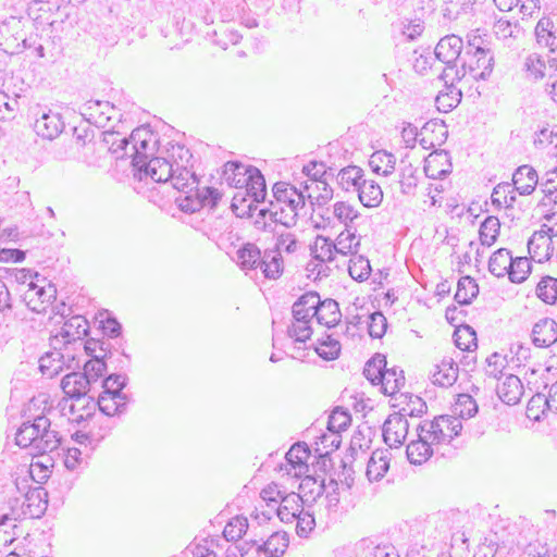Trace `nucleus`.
<instances>
[{
    "mask_svg": "<svg viewBox=\"0 0 557 557\" xmlns=\"http://www.w3.org/2000/svg\"><path fill=\"white\" fill-rule=\"evenodd\" d=\"M462 422L453 416H438L424 420L417 426V440L408 443L407 458L412 465H422L434 454L445 455L441 447L460 434Z\"/></svg>",
    "mask_w": 557,
    "mask_h": 557,
    "instance_id": "1",
    "label": "nucleus"
},
{
    "mask_svg": "<svg viewBox=\"0 0 557 557\" xmlns=\"http://www.w3.org/2000/svg\"><path fill=\"white\" fill-rule=\"evenodd\" d=\"M53 416V408H49L36 416L33 421L23 422L15 435L16 445L29 448L30 455H46L55 450L61 444V436L59 431L52 428Z\"/></svg>",
    "mask_w": 557,
    "mask_h": 557,
    "instance_id": "2",
    "label": "nucleus"
},
{
    "mask_svg": "<svg viewBox=\"0 0 557 557\" xmlns=\"http://www.w3.org/2000/svg\"><path fill=\"white\" fill-rule=\"evenodd\" d=\"M275 201H271L270 208L261 209L259 215L269 214L271 221L280 223L285 227H293L301 216L308 214L306 196L295 186L278 182L272 188Z\"/></svg>",
    "mask_w": 557,
    "mask_h": 557,
    "instance_id": "3",
    "label": "nucleus"
},
{
    "mask_svg": "<svg viewBox=\"0 0 557 557\" xmlns=\"http://www.w3.org/2000/svg\"><path fill=\"white\" fill-rule=\"evenodd\" d=\"M494 66L493 52L471 53L465 52L461 57V66L456 69L455 76L451 77V84L457 79L461 81L469 75L472 79H486Z\"/></svg>",
    "mask_w": 557,
    "mask_h": 557,
    "instance_id": "4",
    "label": "nucleus"
},
{
    "mask_svg": "<svg viewBox=\"0 0 557 557\" xmlns=\"http://www.w3.org/2000/svg\"><path fill=\"white\" fill-rule=\"evenodd\" d=\"M463 48V41L459 36L447 35L443 37L435 47L436 58L446 64L443 71L442 77L447 83V79L451 81L455 76V71L458 69L457 61H461V51Z\"/></svg>",
    "mask_w": 557,
    "mask_h": 557,
    "instance_id": "5",
    "label": "nucleus"
},
{
    "mask_svg": "<svg viewBox=\"0 0 557 557\" xmlns=\"http://www.w3.org/2000/svg\"><path fill=\"white\" fill-rule=\"evenodd\" d=\"M132 165L143 168V163L153 154L157 143L153 133L146 126L135 128L129 135Z\"/></svg>",
    "mask_w": 557,
    "mask_h": 557,
    "instance_id": "6",
    "label": "nucleus"
},
{
    "mask_svg": "<svg viewBox=\"0 0 557 557\" xmlns=\"http://www.w3.org/2000/svg\"><path fill=\"white\" fill-rule=\"evenodd\" d=\"M95 408L96 404L89 401V398L78 397L62 398L58 403V407L53 410L54 416L57 412H60L61 416L65 417L70 422L79 424L92 417Z\"/></svg>",
    "mask_w": 557,
    "mask_h": 557,
    "instance_id": "7",
    "label": "nucleus"
},
{
    "mask_svg": "<svg viewBox=\"0 0 557 557\" xmlns=\"http://www.w3.org/2000/svg\"><path fill=\"white\" fill-rule=\"evenodd\" d=\"M134 176L140 181L150 178L156 183L168 182L173 175L174 165L164 158H150L143 163V168L135 166Z\"/></svg>",
    "mask_w": 557,
    "mask_h": 557,
    "instance_id": "8",
    "label": "nucleus"
},
{
    "mask_svg": "<svg viewBox=\"0 0 557 557\" xmlns=\"http://www.w3.org/2000/svg\"><path fill=\"white\" fill-rule=\"evenodd\" d=\"M87 120L98 127L108 126L109 122L121 121L123 114L121 110L109 101H89L84 107V113Z\"/></svg>",
    "mask_w": 557,
    "mask_h": 557,
    "instance_id": "9",
    "label": "nucleus"
},
{
    "mask_svg": "<svg viewBox=\"0 0 557 557\" xmlns=\"http://www.w3.org/2000/svg\"><path fill=\"white\" fill-rule=\"evenodd\" d=\"M409 430V422L405 418V413L394 412L387 417L383 424V438L385 444L391 448L400 447Z\"/></svg>",
    "mask_w": 557,
    "mask_h": 557,
    "instance_id": "10",
    "label": "nucleus"
},
{
    "mask_svg": "<svg viewBox=\"0 0 557 557\" xmlns=\"http://www.w3.org/2000/svg\"><path fill=\"white\" fill-rule=\"evenodd\" d=\"M48 492L41 487L29 488L24 496L21 508V517L23 518H40L48 506Z\"/></svg>",
    "mask_w": 557,
    "mask_h": 557,
    "instance_id": "11",
    "label": "nucleus"
},
{
    "mask_svg": "<svg viewBox=\"0 0 557 557\" xmlns=\"http://www.w3.org/2000/svg\"><path fill=\"white\" fill-rule=\"evenodd\" d=\"M64 128V122L62 115L51 110H42L39 117L34 123L35 133L45 138L52 140L57 138Z\"/></svg>",
    "mask_w": 557,
    "mask_h": 557,
    "instance_id": "12",
    "label": "nucleus"
},
{
    "mask_svg": "<svg viewBox=\"0 0 557 557\" xmlns=\"http://www.w3.org/2000/svg\"><path fill=\"white\" fill-rule=\"evenodd\" d=\"M310 450L305 443L294 444L285 454V470L288 475L299 478L308 471Z\"/></svg>",
    "mask_w": 557,
    "mask_h": 557,
    "instance_id": "13",
    "label": "nucleus"
},
{
    "mask_svg": "<svg viewBox=\"0 0 557 557\" xmlns=\"http://www.w3.org/2000/svg\"><path fill=\"white\" fill-rule=\"evenodd\" d=\"M88 329V322L84 317L74 315L63 323L55 338L61 339L64 344H76L78 342L82 346L83 337L87 335Z\"/></svg>",
    "mask_w": 557,
    "mask_h": 557,
    "instance_id": "14",
    "label": "nucleus"
},
{
    "mask_svg": "<svg viewBox=\"0 0 557 557\" xmlns=\"http://www.w3.org/2000/svg\"><path fill=\"white\" fill-rule=\"evenodd\" d=\"M528 250L539 262L547 261L554 253L553 237L540 227L528 240Z\"/></svg>",
    "mask_w": 557,
    "mask_h": 557,
    "instance_id": "15",
    "label": "nucleus"
},
{
    "mask_svg": "<svg viewBox=\"0 0 557 557\" xmlns=\"http://www.w3.org/2000/svg\"><path fill=\"white\" fill-rule=\"evenodd\" d=\"M453 165L446 150L431 152L424 161V173L433 180L443 178L451 172Z\"/></svg>",
    "mask_w": 557,
    "mask_h": 557,
    "instance_id": "16",
    "label": "nucleus"
},
{
    "mask_svg": "<svg viewBox=\"0 0 557 557\" xmlns=\"http://www.w3.org/2000/svg\"><path fill=\"white\" fill-rule=\"evenodd\" d=\"M539 183L537 172L528 164L519 166L512 174V186L521 196H529Z\"/></svg>",
    "mask_w": 557,
    "mask_h": 557,
    "instance_id": "17",
    "label": "nucleus"
},
{
    "mask_svg": "<svg viewBox=\"0 0 557 557\" xmlns=\"http://www.w3.org/2000/svg\"><path fill=\"white\" fill-rule=\"evenodd\" d=\"M532 342L537 347H549L557 342V323L549 318L541 319L532 329Z\"/></svg>",
    "mask_w": 557,
    "mask_h": 557,
    "instance_id": "18",
    "label": "nucleus"
},
{
    "mask_svg": "<svg viewBox=\"0 0 557 557\" xmlns=\"http://www.w3.org/2000/svg\"><path fill=\"white\" fill-rule=\"evenodd\" d=\"M61 387L66 398L86 397L90 392V384L81 372H71L63 376Z\"/></svg>",
    "mask_w": 557,
    "mask_h": 557,
    "instance_id": "19",
    "label": "nucleus"
},
{
    "mask_svg": "<svg viewBox=\"0 0 557 557\" xmlns=\"http://www.w3.org/2000/svg\"><path fill=\"white\" fill-rule=\"evenodd\" d=\"M391 453L387 449H376L372 453L367 465V478L370 482L380 481L389 469Z\"/></svg>",
    "mask_w": 557,
    "mask_h": 557,
    "instance_id": "20",
    "label": "nucleus"
},
{
    "mask_svg": "<svg viewBox=\"0 0 557 557\" xmlns=\"http://www.w3.org/2000/svg\"><path fill=\"white\" fill-rule=\"evenodd\" d=\"M523 394V385L517 375H506L504 381L497 386L499 399L507 405H516Z\"/></svg>",
    "mask_w": 557,
    "mask_h": 557,
    "instance_id": "21",
    "label": "nucleus"
},
{
    "mask_svg": "<svg viewBox=\"0 0 557 557\" xmlns=\"http://www.w3.org/2000/svg\"><path fill=\"white\" fill-rule=\"evenodd\" d=\"M302 510V498L296 493H290L281 497L276 515L282 522L290 523Z\"/></svg>",
    "mask_w": 557,
    "mask_h": 557,
    "instance_id": "22",
    "label": "nucleus"
},
{
    "mask_svg": "<svg viewBox=\"0 0 557 557\" xmlns=\"http://www.w3.org/2000/svg\"><path fill=\"white\" fill-rule=\"evenodd\" d=\"M458 379V364L453 358H444L432 372V382L442 387L451 386Z\"/></svg>",
    "mask_w": 557,
    "mask_h": 557,
    "instance_id": "23",
    "label": "nucleus"
},
{
    "mask_svg": "<svg viewBox=\"0 0 557 557\" xmlns=\"http://www.w3.org/2000/svg\"><path fill=\"white\" fill-rule=\"evenodd\" d=\"M28 305L35 301V298L40 302V306L34 305L32 309L40 312L46 309V305L51 304L57 297V288L53 284L48 283L46 286H37L34 283L29 284V289L26 293Z\"/></svg>",
    "mask_w": 557,
    "mask_h": 557,
    "instance_id": "24",
    "label": "nucleus"
},
{
    "mask_svg": "<svg viewBox=\"0 0 557 557\" xmlns=\"http://www.w3.org/2000/svg\"><path fill=\"white\" fill-rule=\"evenodd\" d=\"M128 397L126 394L100 393L96 406L106 416L112 417L122 413L126 409Z\"/></svg>",
    "mask_w": 557,
    "mask_h": 557,
    "instance_id": "25",
    "label": "nucleus"
},
{
    "mask_svg": "<svg viewBox=\"0 0 557 557\" xmlns=\"http://www.w3.org/2000/svg\"><path fill=\"white\" fill-rule=\"evenodd\" d=\"M170 181L174 188L183 193L194 191L199 185V180L190 166L174 168Z\"/></svg>",
    "mask_w": 557,
    "mask_h": 557,
    "instance_id": "26",
    "label": "nucleus"
},
{
    "mask_svg": "<svg viewBox=\"0 0 557 557\" xmlns=\"http://www.w3.org/2000/svg\"><path fill=\"white\" fill-rule=\"evenodd\" d=\"M251 168L237 161H228L224 164L223 178L230 186L243 188Z\"/></svg>",
    "mask_w": 557,
    "mask_h": 557,
    "instance_id": "27",
    "label": "nucleus"
},
{
    "mask_svg": "<svg viewBox=\"0 0 557 557\" xmlns=\"http://www.w3.org/2000/svg\"><path fill=\"white\" fill-rule=\"evenodd\" d=\"M342 313L336 300L327 298L321 301L320 307L317 309L315 319L319 324L327 327L337 325L341 321Z\"/></svg>",
    "mask_w": 557,
    "mask_h": 557,
    "instance_id": "28",
    "label": "nucleus"
},
{
    "mask_svg": "<svg viewBox=\"0 0 557 557\" xmlns=\"http://www.w3.org/2000/svg\"><path fill=\"white\" fill-rule=\"evenodd\" d=\"M261 251L257 245L247 243L236 251V262L242 270H253L261 264Z\"/></svg>",
    "mask_w": 557,
    "mask_h": 557,
    "instance_id": "29",
    "label": "nucleus"
},
{
    "mask_svg": "<svg viewBox=\"0 0 557 557\" xmlns=\"http://www.w3.org/2000/svg\"><path fill=\"white\" fill-rule=\"evenodd\" d=\"M336 180L343 190L357 193L364 180V173L361 168L349 165L338 172Z\"/></svg>",
    "mask_w": 557,
    "mask_h": 557,
    "instance_id": "30",
    "label": "nucleus"
},
{
    "mask_svg": "<svg viewBox=\"0 0 557 557\" xmlns=\"http://www.w3.org/2000/svg\"><path fill=\"white\" fill-rule=\"evenodd\" d=\"M360 202L368 208L377 207L383 199V191L380 185L372 180H363L357 190Z\"/></svg>",
    "mask_w": 557,
    "mask_h": 557,
    "instance_id": "31",
    "label": "nucleus"
},
{
    "mask_svg": "<svg viewBox=\"0 0 557 557\" xmlns=\"http://www.w3.org/2000/svg\"><path fill=\"white\" fill-rule=\"evenodd\" d=\"M247 183L244 184L246 194L253 202L263 201L267 196L265 180L257 168H251L247 176Z\"/></svg>",
    "mask_w": 557,
    "mask_h": 557,
    "instance_id": "32",
    "label": "nucleus"
},
{
    "mask_svg": "<svg viewBox=\"0 0 557 557\" xmlns=\"http://www.w3.org/2000/svg\"><path fill=\"white\" fill-rule=\"evenodd\" d=\"M287 546V534L274 532L262 544L259 543L256 550L263 553L267 557H280L285 553Z\"/></svg>",
    "mask_w": 557,
    "mask_h": 557,
    "instance_id": "33",
    "label": "nucleus"
},
{
    "mask_svg": "<svg viewBox=\"0 0 557 557\" xmlns=\"http://www.w3.org/2000/svg\"><path fill=\"white\" fill-rule=\"evenodd\" d=\"M379 384L385 395L395 396L405 385L404 371L396 367L386 369Z\"/></svg>",
    "mask_w": 557,
    "mask_h": 557,
    "instance_id": "34",
    "label": "nucleus"
},
{
    "mask_svg": "<svg viewBox=\"0 0 557 557\" xmlns=\"http://www.w3.org/2000/svg\"><path fill=\"white\" fill-rule=\"evenodd\" d=\"M517 190L513 188L511 183H499L493 189L491 200L492 205L496 207V209L512 208L517 197Z\"/></svg>",
    "mask_w": 557,
    "mask_h": 557,
    "instance_id": "35",
    "label": "nucleus"
},
{
    "mask_svg": "<svg viewBox=\"0 0 557 557\" xmlns=\"http://www.w3.org/2000/svg\"><path fill=\"white\" fill-rule=\"evenodd\" d=\"M396 158L393 153L379 150L371 154L369 165L376 174L391 175L395 170Z\"/></svg>",
    "mask_w": 557,
    "mask_h": 557,
    "instance_id": "36",
    "label": "nucleus"
},
{
    "mask_svg": "<svg viewBox=\"0 0 557 557\" xmlns=\"http://www.w3.org/2000/svg\"><path fill=\"white\" fill-rule=\"evenodd\" d=\"M260 269L267 278L276 280L280 277L283 272V258L280 251L265 250Z\"/></svg>",
    "mask_w": 557,
    "mask_h": 557,
    "instance_id": "37",
    "label": "nucleus"
},
{
    "mask_svg": "<svg viewBox=\"0 0 557 557\" xmlns=\"http://www.w3.org/2000/svg\"><path fill=\"white\" fill-rule=\"evenodd\" d=\"M334 242H332L329 237L318 235L310 246V252L314 260H318L322 263L332 262L335 258V249H333Z\"/></svg>",
    "mask_w": 557,
    "mask_h": 557,
    "instance_id": "38",
    "label": "nucleus"
},
{
    "mask_svg": "<svg viewBox=\"0 0 557 557\" xmlns=\"http://www.w3.org/2000/svg\"><path fill=\"white\" fill-rule=\"evenodd\" d=\"M360 243L356 236V230L345 228L337 236L333 249L336 253L348 256L356 255Z\"/></svg>",
    "mask_w": 557,
    "mask_h": 557,
    "instance_id": "39",
    "label": "nucleus"
},
{
    "mask_svg": "<svg viewBox=\"0 0 557 557\" xmlns=\"http://www.w3.org/2000/svg\"><path fill=\"white\" fill-rule=\"evenodd\" d=\"M511 261V252L506 248H499L492 253L488 260V271L496 277L507 275Z\"/></svg>",
    "mask_w": 557,
    "mask_h": 557,
    "instance_id": "40",
    "label": "nucleus"
},
{
    "mask_svg": "<svg viewBox=\"0 0 557 557\" xmlns=\"http://www.w3.org/2000/svg\"><path fill=\"white\" fill-rule=\"evenodd\" d=\"M531 261L527 257H517L513 258L511 256L510 265L507 272L508 278L511 283L520 284L524 282L531 273Z\"/></svg>",
    "mask_w": 557,
    "mask_h": 557,
    "instance_id": "41",
    "label": "nucleus"
},
{
    "mask_svg": "<svg viewBox=\"0 0 557 557\" xmlns=\"http://www.w3.org/2000/svg\"><path fill=\"white\" fill-rule=\"evenodd\" d=\"M479 294V286L470 276H462L457 284L455 300L460 305H469Z\"/></svg>",
    "mask_w": 557,
    "mask_h": 557,
    "instance_id": "42",
    "label": "nucleus"
},
{
    "mask_svg": "<svg viewBox=\"0 0 557 557\" xmlns=\"http://www.w3.org/2000/svg\"><path fill=\"white\" fill-rule=\"evenodd\" d=\"M386 370V357L381 354H375L370 360L366 362L363 368V375L373 385L380 383L382 375Z\"/></svg>",
    "mask_w": 557,
    "mask_h": 557,
    "instance_id": "43",
    "label": "nucleus"
},
{
    "mask_svg": "<svg viewBox=\"0 0 557 557\" xmlns=\"http://www.w3.org/2000/svg\"><path fill=\"white\" fill-rule=\"evenodd\" d=\"M103 140L109 145V150L115 154L116 159L129 157V137H120V134L116 132H107L104 133Z\"/></svg>",
    "mask_w": 557,
    "mask_h": 557,
    "instance_id": "44",
    "label": "nucleus"
},
{
    "mask_svg": "<svg viewBox=\"0 0 557 557\" xmlns=\"http://www.w3.org/2000/svg\"><path fill=\"white\" fill-rule=\"evenodd\" d=\"M341 348V344L337 339L333 338L331 335H325L318 341L314 346V351L322 359L331 361L338 358Z\"/></svg>",
    "mask_w": 557,
    "mask_h": 557,
    "instance_id": "45",
    "label": "nucleus"
},
{
    "mask_svg": "<svg viewBox=\"0 0 557 557\" xmlns=\"http://www.w3.org/2000/svg\"><path fill=\"white\" fill-rule=\"evenodd\" d=\"M63 359L64 355L60 351L47 352L39 359V370L42 374L52 377L63 369Z\"/></svg>",
    "mask_w": 557,
    "mask_h": 557,
    "instance_id": "46",
    "label": "nucleus"
},
{
    "mask_svg": "<svg viewBox=\"0 0 557 557\" xmlns=\"http://www.w3.org/2000/svg\"><path fill=\"white\" fill-rule=\"evenodd\" d=\"M184 194V196L176 199L178 208L183 212L195 213L202 209L206 200V195L200 194L198 188L194 189V191Z\"/></svg>",
    "mask_w": 557,
    "mask_h": 557,
    "instance_id": "47",
    "label": "nucleus"
},
{
    "mask_svg": "<svg viewBox=\"0 0 557 557\" xmlns=\"http://www.w3.org/2000/svg\"><path fill=\"white\" fill-rule=\"evenodd\" d=\"M334 216L345 225V228L356 230L355 221L360 216L359 212L349 203L338 201L333 206Z\"/></svg>",
    "mask_w": 557,
    "mask_h": 557,
    "instance_id": "48",
    "label": "nucleus"
},
{
    "mask_svg": "<svg viewBox=\"0 0 557 557\" xmlns=\"http://www.w3.org/2000/svg\"><path fill=\"white\" fill-rule=\"evenodd\" d=\"M500 222L497 216H487L480 226V240L484 246L493 245L499 234Z\"/></svg>",
    "mask_w": 557,
    "mask_h": 557,
    "instance_id": "49",
    "label": "nucleus"
},
{
    "mask_svg": "<svg viewBox=\"0 0 557 557\" xmlns=\"http://www.w3.org/2000/svg\"><path fill=\"white\" fill-rule=\"evenodd\" d=\"M248 530V520L246 517H233L224 527L223 537L225 541H238Z\"/></svg>",
    "mask_w": 557,
    "mask_h": 557,
    "instance_id": "50",
    "label": "nucleus"
},
{
    "mask_svg": "<svg viewBox=\"0 0 557 557\" xmlns=\"http://www.w3.org/2000/svg\"><path fill=\"white\" fill-rule=\"evenodd\" d=\"M454 342L460 350L471 351L476 348V334L471 326L463 325L454 332Z\"/></svg>",
    "mask_w": 557,
    "mask_h": 557,
    "instance_id": "51",
    "label": "nucleus"
},
{
    "mask_svg": "<svg viewBox=\"0 0 557 557\" xmlns=\"http://www.w3.org/2000/svg\"><path fill=\"white\" fill-rule=\"evenodd\" d=\"M536 296L546 304H554L557 299V278L544 276L537 283Z\"/></svg>",
    "mask_w": 557,
    "mask_h": 557,
    "instance_id": "52",
    "label": "nucleus"
},
{
    "mask_svg": "<svg viewBox=\"0 0 557 557\" xmlns=\"http://www.w3.org/2000/svg\"><path fill=\"white\" fill-rule=\"evenodd\" d=\"M44 457V461H33L29 467V474L32 479L37 483L46 482L51 473L50 468L53 466V460L50 456L41 455Z\"/></svg>",
    "mask_w": 557,
    "mask_h": 557,
    "instance_id": "53",
    "label": "nucleus"
},
{
    "mask_svg": "<svg viewBox=\"0 0 557 557\" xmlns=\"http://www.w3.org/2000/svg\"><path fill=\"white\" fill-rule=\"evenodd\" d=\"M169 157L171 159L170 162L174 165V168L194 166V157L189 149L184 145H172L171 149L169 150Z\"/></svg>",
    "mask_w": 557,
    "mask_h": 557,
    "instance_id": "54",
    "label": "nucleus"
},
{
    "mask_svg": "<svg viewBox=\"0 0 557 557\" xmlns=\"http://www.w3.org/2000/svg\"><path fill=\"white\" fill-rule=\"evenodd\" d=\"M399 184L403 194L412 195L418 184L417 169L411 164L403 166L400 170Z\"/></svg>",
    "mask_w": 557,
    "mask_h": 557,
    "instance_id": "55",
    "label": "nucleus"
},
{
    "mask_svg": "<svg viewBox=\"0 0 557 557\" xmlns=\"http://www.w3.org/2000/svg\"><path fill=\"white\" fill-rule=\"evenodd\" d=\"M108 367V363L101 358L95 357V359H90L84 364V374L91 385L97 382L99 377L103 375Z\"/></svg>",
    "mask_w": 557,
    "mask_h": 557,
    "instance_id": "56",
    "label": "nucleus"
},
{
    "mask_svg": "<svg viewBox=\"0 0 557 557\" xmlns=\"http://www.w3.org/2000/svg\"><path fill=\"white\" fill-rule=\"evenodd\" d=\"M348 272L350 276L356 281L363 282L368 280L371 273L369 260L362 256L357 257L355 260L350 261Z\"/></svg>",
    "mask_w": 557,
    "mask_h": 557,
    "instance_id": "57",
    "label": "nucleus"
},
{
    "mask_svg": "<svg viewBox=\"0 0 557 557\" xmlns=\"http://www.w3.org/2000/svg\"><path fill=\"white\" fill-rule=\"evenodd\" d=\"M432 134L433 138L436 139L437 145L444 143L447 138L448 132L446 129V125L441 120H430L424 123L420 131V135H429Z\"/></svg>",
    "mask_w": 557,
    "mask_h": 557,
    "instance_id": "58",
    "label": "nucleus"
},
{
    "mask_svg": "<svg viewBox=\"0 0 557 557\" xmlns=\"http://www.w3.org/2000/svg\"><path fill=\"white\" fill-rule=\"evenodd\" d=\"M219 547V541L214 539H203L199 543L189 546L193 557H219L215 548Z\"/></svg>",
    "mask_w": 557,
    "mask_h": 557,
    "instance_id": "59",
    "label": "nucleus"
},
{
    "mask_svg": "<svg viewBox=\"0 0 557 557\" xmlns=\"http://www.w3.org/2000/svg\"><path fill=\"white\" fill-rule=\"evenodd\" d=\"M310 321L311 320L294 321L292 326L287 330L288 336L294 338L296 343H306L312 334Z\"/></svg>",
    "mask_w": 557,
    "mask_h": 557,
    "instance_id": "60",
    "label": "nucleus"
},
{
    "mask_svg": "<svg viewBox=\"0 0 557 557\" xmlns=\"http://www.w3.org/2000/svg\"><path fill=\"white\" fill-rule=\"evenodd\" d=\"M458 410L460 421L461 419H470L478 412V405L475 400L467 394L459 395L456 411Z\"/></svg>",
    "mask_w": 557,
    "mask_h": 557,
    "instance_id": "61",
    "label": "nucleus"
},
{
    "mask_svg": "<svg viewBox=\"0 0 557 557\" xmlns=\"http://www.w3.org/2000/svg\"><path fill=\"white\" fill-rule=\"evenodd\" d=\"M387 329V320L380 311H375L369 315L368 330L369 335L373 338H381Z\"/></svg>",
    "mask_w": 557,
    "mask_h": 557,
    "instance_id": "62",
    "label": "nucleus"
},
{
    "mask_svg": "<svg viewBox=\"0 0 557 557\" xmlns=\"http://www.w3.org/2000/svg\"><path fill=\"white\" fill-rule=\"evenodd\" d=\"M127 376L124 374H110L102 381L101 393L123 394L122 389L126 386Z\"/></svg>",
    "mask_w": 557,
    "mask_h": 557,
    "instance_id": "63",
    "label": "nucleus"
},
{
    "mask_svg": "<svg viewBox=\"0 0 557 557\" xmlns=\"http://www.w3.org/2000/svg\"><path fill=\"white\" fill-rule=\"evenodd\" d=\"M544 404L549 411L557 412V381L550 386L548 395L535 394L532 396V406Z\"/></svg>",
    "mask_w": 557,
    "mask_h": 557,
    "instance_id": "64",
    "label": "nucleus"
}]
</instances>
